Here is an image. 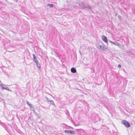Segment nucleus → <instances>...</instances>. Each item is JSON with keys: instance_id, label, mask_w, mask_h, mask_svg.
<instances>
[{"instance_id": "7ed1b4c3", "label": "nucleus", "mask_w": 135, "mask_h": 135, "mask_svg": "<svg viewBox=\"0 0 135 135\" xmlns=\"http://www.w3.org/2000/svg\"><path fill=\"white\" fill-rule=\"evenodd\" d=\"M122 123L127 128H129L130 127V125L129 123L125 120H122Z\"/></svg>"}, {"instance_id": "9d476101", "label": "nucleus", "mask_w": 135, "mask_h": 135, "mask_svg": "<svg viewBox=\"0 0 135 135\" xmlns=\"http://www.w3.org/2000/svg\"><path fill=\"white\" fill-rule=\"evenodd\" d=\"M71 72L73 73H75L76 72V69L74 68H72L71 69Z\"/></svg>"}, {"instance_id": "f03ea898", "label": "nucleus", "mask_w": 135, "mask_h": 135, "mask_svg": "<svg viewBox=\"0 0 135 135\" xmlns=\"http://www.w3.org/2000/svg\"><path fill=\"white\" fill-rule=\"evenodd\" d=\"M91 118L93 119L98 122L100 120V118L99 117L98 115L95 113H93L91 115Z\"/></svg>"}, {"instance_id": "f257e3e1", "label": "nucleus", "mask_w": 135, "mask_h": 135, "mask_svg": "<svg viewBox=\"0 0 135 135\" xmlns=\"http://www.w3.org/2000/svg\"><path fill=\"white\" fill-rule=\"evenodd\" d=\"M79 5L80 6V8L81 9H83L85 8H86L88 9H91V8L90 6L85 4L84 2H81L80 3Z\"/></svg>"}, {"instance_id": "423d86ee", "label": "nucleus", "mask_w": 135, "mask_h": 135, "mask_svg": "<svg viewBox=\"0 0 135 135\" xmlns=\"http://www.w3.org/2000/svg\"><path fill=\"white\" fill-rule=\"evenodd\" d=\"M64 132L65 133H70L74 134H75V132L74 131L70 130H65Z\"/></svg>"}, {"instance_id": "39448f33", "label": "nucleus", "mask_w": 135, "mask_h": 135, "mask_svg": "<svg viewBox=\"0 0 135 135\" xmlns=\"http://www.w3.org/2000/svg\"><path fill=\"white\" fill-rule=\"evenodd\" d=\"M0 86H2V88L3 89H6L7 90L11 91H12L11 90H9L8 87H6L5 85H3V84H0Z\"/></svg>"}, {"instance_id": "2eb2a0df", "label": "nucleus", "mask_w": 135, "mask_h": 135, "mask_svg": "<svg viewBox=\"0 0 135 135\" xmlns=\"http://www.w3.org/2000/svg\"><path fill=\"white\" fill-rule=\"evenodd\" d=\"M46 99L47 100V101L48 102H50V100H50V99H49V98H47V97H46Z\"/></svg>"}, {"instance_id": "ddd939ff", "label": "nucleus", "mask_w": 135, "mask_h": 135, "mask_svg": "<svg viewBox=\"0 0 135 135\" xmlns=\"http://www.w3.org/2000/svg\"><path fill=\"white\" fill-rule=\"evenodd\" d=\"M47 6H49L50 7H53V5L52 4H47Z\"/></svg>"}, {"instance_id": "20e7f679", "label": "nucleus", "mask_w": 135, "mask_h": 135, "mask_svg": "<svg viewBox=\"0 0 135 135\" xmlns=\"http://www.w3.org/2000/svg\"><path fill=\"white\" fill-rule=\"evenodd\" d=\"M97 47L99 49H100L104 51H105L106 49H107L106 47L104 45H103V46L98 45L97 46Z\"/></svg>"}, {"instance_id": "dca6fc26", "label": "nucleus", "mask_w": 135, "mask_h": 135, "mask_svg": "<svg viewBox=\"0 0 135 135\" xmlns=\"http://www.w3.org/2000/svg\"><path fill=\"white\" fill-rule=\"evenodd\" d=\"M26 103L28 105H29V106H30L31 104L27 101Z\"/></svg>"}, {"instance_id": "0eeeda50", "label": "nucleus", "mask_w": 135, "mask_h": 135, "mask_svg": "<svg viewBox=\"0 0 135 135\" xmlns=\"http://www.w3.org/2000/svg\"><path fill=\"white\" fill-rule=\"evenodd\" d=\"M102 38L104 42L106 43H108L107 39L106 36H102Z\"/></svg>"}, {"instance_id": "4468645a", "label": "nucleus", "mask_w": 135, "mask_h": 135, "mask_svg": "<svg viewBox=\"0 0 135 135\" xmlns=\"http://www.w3.org/2000/svg\"><path fill=\"white\" fill-rule=\"evenodd\" d=\"M49 102L50 103V104H51L54 105H55L53 100H50V101Z\"/></svg>"}, {"instance_id": "6e6552de", "label": "nucleus", "mask_w": 135, "mask_h": 135, "mask_svg": "<svg viewBox=\"0 0 135 135\" xmlns=\"http://www.w3.org/2000/svg\"><path fill=\"white\" fill-rule=\"evenodd\" d=\"M109 41L111 43L113 44L114 45H116L118 46H120L118 42H113L112 41Z\"/></svg>"}, {"instance_id": "f8f14e48", "label": "nucleus", "mask_w": 135, "mask_h": 135, "mask_svg": "<svg viewBox=\"0 0 135 135\" xmlns=\"http://www.w3.org/2000/svg\"><path fill=\"white\" fill-rule=\"evenodd\" d=\"M30 108V109H31V110H34V106L32 104L29 106Z\"/></svg>"}, {"instance_id": "1a4fd4ad", "label": "nucleus", "mask_w": 135, "mask_h": 135, "mask_svg": "<svg viewBox=\"0 0 135 135\" xmlns=\"http://www.w3.org/2000/svg\"><path fill=\"white\" fill-rule=\"evenodd\" d=\"M33 60L34 61L35 63H37V62H38V60H37V59L36 58V57L34 54L33 55Z\"/></svg>"}, {"instance_id": "9b49d317", "label": "nucleus", "mask_w": 135, "mask_h": 135, "mask_svg": "<svg viewBox=\"0 0 135 135\" xmlns=\"http://www.w3.org/2000/svg\"><path fill=\"white\" fill-rule=\"evenodd\" d=\"M36 64L37 67L39 70H40V69H41L40 64L38 63V62H37V63H36Z\"/></svg>"}, {"instance_id": "f3484780", "label": "nucleus", "mask_w": 135, "mask_h": 135, "mask_svg": "<svg viewBox=\"0 0 135 135\" xmlns=\"http://www.w3.org/2000/svg\"><path fill=\"white\" fill-rule=\"evenodd\" d=\"M118 67L119 68H120L121 67V65H120V64H118Z\"/></svg>"}]
</instances>
